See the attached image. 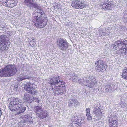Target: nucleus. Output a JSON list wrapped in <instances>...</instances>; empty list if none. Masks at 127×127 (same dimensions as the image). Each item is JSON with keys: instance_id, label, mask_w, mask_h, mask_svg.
<instances>
[{"instance_id": "obj_1", "label": "nucleus", "mask_w": 127, "mask_h": 127, "mask_svg": "<svg viewBox=\"0 0 127 127\" xmlns=\"http://www.w3.org/2000/svg\"><path fill=\"white\" fill-rule=\"evenodd\" d=\"M22 101L18 98H13L9 103L8 106L12 111H16L18 114L24 112L26 110V107L22 104Z\"/></svg>"}, {"instance_id": "obj_2", "label": "nucleus", "mask_w": 127, "mask_h": 127, "mask_svg": "<svg viewBox=\"0 0 127 127\" xmlns=\"http://www.w3.org/2000/svg\"><path fill=\"white\" fill-rule=\"evenodd\" d=\"M43 14V13L42 12H36L35 16L32 21L33 22V24L39 28L43 27L46 25L47 23V18L42 17Z\"/></svg>"}, {"instance_id": "obj_3", "label": "nucleus", "mask_w": 127, "mask_h": 127, "mask_svg": "<svg viewBox=\"0 0 127 127\" xmlns=\"http://www.w3.org/2000/svg\"><path fill=\"white\" fill-rule=\"evenodd\" d=\"M114 49L119 51L122 55H127V41L125 40H118L113 45Z\"/></svg>"}, {"instance_id": "obj_4", "label": "nucleus", "mask_w": 127, "mask_h": 127, "mask_svg": "<svg viewBox=\"0 0 127 127\" xmlns=\"http://www.w3.org/2000/svg\"><path fill=\"white\" fill-rule=\"evenodd\" d=\"M17 69L13 65H8L4 69L0 70V76L2 77H8L13 75L16 72Z\"/></svg>"}, {"instance_id": "obj_5", "label": "nucleus", "mask_w": 127, "mask_h": 127, "mask_svg": "<svg viewBox=\"0 0 127 127\" xmlns=\"http://www.w3.org/2000/svg\"><path fill=\"white\" fill-rule=\"evenodd\" d=\"M10 39L8 36L5 35L0 37V50L3 51L8 49L9 45Z\"/></svg>"}, {"instance_id": "obj_6", "label": "nucleus", "mask_w": 127, "mask_h": 127, "mask_svg": "<svg viewBox=\"0 0 127 127\" xmlns=\"http://www.w3.org/2000/svg\"><path fill=\"white\" fill-rule=\"evenodd\" d=\"M57 45L60 49L63 50H67L69 44L63 38H58L57 41Z\"/></svg>"}, {"instance_id": "obj_7", "label": "nucleus", "mask_w": 127, "mask_h": 127, "mask_svg": "<svg viewBox=\"0 0 127 127\" xmlns=\"http://www.w3.org/2000/svg\"><path fill=\"white\" fill-rule=\"evenodd\" d=\"M20 125L22 126L25 124L27 122L31 123L33 121L32 119L29 114L22 115L20 118Z\"/></svg>"}, {"instance_id": "obj_8", "label": "nucleus", "mask_w": 127, "mask_h": 127, "mask_svg": "<svg viewBox=\"0 0 127 127\" xmlns=\"http://www.w3.org/2000/svg\"><path fill=\"white\" fill-rule=\"evenodd\" d=\"M35 109L36 115L40 118L43 119L47 116V112L45 111H43L41 106H36L35 107Z\"/></svg>"}, {"instance_id": "obj_9", "label": "nucleus", "mask_w": 127, "mask_h": 127, "mask_svg": "<svg viewBox=\"0 0 127 127\" xmlns=\"http://www.w3.org/2000/svg\"><path fill=\"white\" fill-rule=\"evenodd\" d=\"M95 66V69L98 71L100 72L105 70L106 67L102 60H100L96 62Z\"/></svg>"}, {"instance_id": "obj_10", "label": "nucleus", "mask_w": 127, "mask_h": 127, "mask_svg": "<svg viewBox=\"0 0 127 127\" xmlns=\"http://www.w3.org/2000/svg\"><path fill=\"white\" fill-rule=\"evenodd\" d=\"M71 5L73 7L78 9L83 8L85 6L83 3L78 1H73L71 3Z\"/></svg>"}, {"instance_id": "obj_11", "label": "nucleus", "mask_w": 127, "mask_h": 127, "mask_svg": "<svg viewBox=\"0 0 127 127\" xmlns=\"http://www.w3.org/2000/svg\"><path fill=\"white\" fill-rule=\"evenodd\" d=\"M103 9L105 10H111L113 8V5L112 4V2L106 0L102 6Z\"/></svg>"}, {"instance_id": "obj_12", "label": "nucleus", "mask_w": 127, "mask_h": 127, "mask_svg": "<svg viewBox=\"0 0 127 127\" xmlns=\"http://www.w3.org/2000/svg\"><path fill=\"white\" fill-rule=\"evenodd\" d=\"M24 3L25 5L30 8H36L38 7V5L33 0H25Z\"/></svg>"}, {"instance_id": "obj_13", "label": "nucleus", "mask_w": 127, "mask_h": 127, "mask_svg": "<svg viewBox=\"0 0 127 127\" xmlns=\"http://www.w3.org/2000/svg\"><path fill=\"white\" fill-rule=\"evenodd\" d=\"M63 81H60L59 80V76L57 75H54L53 76V78L49 81V83L50 84H56L58 83L62 84L63 83Z\"/></svg>"}, {"instance_id": "obj_14", "label": "nucleus", "mask_w": 127, "mask_h": 127, "mask_svg": "<svg viewBox=\"0 0 127 127\" xmlns=\"http://www.w3.org/2000/svg\"><path fill=\"white\" fill-rule=\"evenodd\" d=\"M85 86L88 87L92 88L97 85V82L96 81L95 79L93 78L90 81L87 80V82H85Z\"/></svg>"}, {"instance_id": "obj_15", "label": "nucleus", "mask_w": 127, "mask_h": 127, "mask_svg": "<svg viewBox=\"0 0 127 127\" xmlns=\"http://www.w3.org/2000/svg\"><path fill=\"white\" fill-rule=\"evenodd\" d=\"M93 112L95 115L98 119H99L101 117L102 113L101 111V110L97 106L94 107Z\"/></svg>"}, {"instance_id": "obj_16", "label": "nucleus", "mask_w": 127, "mask_h": 127, "mask_svg": "<svg viewBox=\"0 0 127 127\" xmlns=\"http://www.w3.org/2000/svg\"><path fill=\"white\" fill-rule=\"evenodd\" d=\"M65 86L64 85H62L61 84L60 85L59 88L58 90H54V93L58 95H62L63 94L65 90Z\"/></svg>"}, {"instance_id": "obj_17", "label": "nucleus", "mask_w": 127, "mask_h": 127, "mask_svg": "<svg viewBox=\"0 0 127 127\" xmlns=\"http://www.w3.org/2000/svg\"><path fill=\"white\" fill-rule=\"evenodd\" d=\"M79 104V103L78 100L74 99H71L69 100L68 102V105L69 107L74 105V106H76Z\"/></svg>"}, {"instance_id": "obj_18", "label": "nucleus", "mask_w": 127, "mask_h": 127, "mask_svg": "<svg viewBox=\"0 0 127 127\" xmlns=\"http://www.w3.org/2000/svg\"><path fill=\"white\" fill-rule=\"evenodd\" d=\"M15 0H8L7 2V5L8 7L11 8L16 5L17 1H15Z\"/></svg>"}, {"instance_id": "obj_19", "label": "nucleus", "mask_w": 127, "mask_h": 127, "mask_svg": "<svg viewBox=\"0 0 127 127\" xmlns=\"http://www.w3.org/2000/svg\"><path fill=\"white\" fill-rule=\"evenodd\" d=\"M33 84H32L30 82L26 83L24 86V89L28 92L32 88Z\"/></svg>"}, {"instance_id": "obj_20", "label": "nucleus", "mask_w": 127, "mask_h": 127, "mask_svg": "<svg viewBox=\"0 0 127 127\" xmlns=\"http://www.w3.org/2000/svg\"><path fill=\"white\" fill-rule=\"evenodd\" d=\"M69 78L70 81L76 83L78 81L77 80H78L77 76L75 75L74 73L73 74V75H70Z\"/></svg>"}, {"instance_id": "obj_21", "label": "nucleus", "mask_w": 127, "mask_h": 127, "mask_svg": "<svg viewBox=\"0 0 127 127\" xmlns=\"http://www.w3.org/2000/svg\"><path fill=\"white\" fill-rule=\"evenodd\" d=\"M122 76L125 79L127 80V68H125L123 71Z\"/></svg>"}, {"instance_id": "obj_22", "label": "nucleus", "mask_w": 127, "mask_h": 127, "mask_svg": "<svg viewBox=\"0 0 127 127\" xmlns=\"http://www.w3.org/2000/svg\"><path fill=\"white\" fill-rule=\"evenodd\" d=\"M29 77L27 75H25L24 74H20L18 78V80L19 81H21L23 80L28 79Z\"/></svg>"}, {"instance_id": "obj_23", "label": "nucleus", "mask_w": 127, "mask_h": 127, "mask_svg": "<svg viewBox=\"0 0 127 127\" xmlns=\"http://www.w3.org/2000/svg\"><path fill=\"white\" fill-rule=\"evenodd\" d=\"M117 117L115 115H111L109 118V122H114L115 121H117Z\"/></svg>"}, {"instance_id": "obj_24", "label": "nucleus", "mask_w": 127, "mask_h": 127, "mask_svg": "<svg viewBox=\"0 0 127 127\" xmlns=\"http://www.w3.org/2000/svg\"><path fill=\"white\" fill-rule=\"evenodd\" d=\"M109 122L110 127H117V121H115L114 122Z\"/></svg>"}, {"instance_id": "obj_25", "label": "nucleus", "mask_w": 127, "mask_h": 127, "mask_svg": "<svg viewBox=\"0 0 127 127\" xmlns=\"http://www.w3.org/2000/svg\"><path fill=\"white\" fill-rule=\"evenodd\" d=\"M105 88L106 91L111 92L112 90L111 88L110 84L109 83H107L105 86Z\"/></svg>"}, {"instance_id": "obj_26", "label": "nucleus", "mask_w": 127, "mask_h": 127, "mask_svg": "<svg viewBox=\"0 0 127 127\" xmlns=\"http://www.w3.org/2000/svg\"><path fill=\"white\" fill-rule=\"evenodd\" d=\"M86 82H87V80L82 79L78 80L77 82L81 85L83 84L85 85V83Z\"/></svg>"}, {"instance_id": "obj_27", "label": "nucleus", "mask_w": 127, "mask_h": 127, "mask_svg": "<svg viewBox=\"0 0 127 127\" xmlns=\"http://www.w3.org/2000/svg\"><path fill=\"white\" fill-rule=\"evenodd\" d=\"M28 92L32 94H35L37 93V91L35 88H32Z\"/></svg>"}, {"instance_id": "obj_28", "label": "nucleus", "mask_w": 127, "mask_h": 127, "mask_svg": "<svg viewBox=\"0 0 127 127\" xmlns=\"http://www.w3.org/2000/svg\"><path fill=\"white\" fill-rule=\"evenodd\" d=\"M84 122V120H82L80 118H79V119L77 121V122H76V123L79 126H80L81 124L83 123Z\"/></svg>"}, {"instance_id": "obj_29", "label": "nucleus", "mask_w": 127, "mask_h": 127, "mask_svg": "<svg viewBox=\"0 0 127 127\" xmlns=\"http://www.w3.org/2000/svg\"><path fill=\"white\" fill-rule=\"evenodd\" d=\"M56 84H52L53 85L52 86V88L53 90H58L60 87V85L56 86L55 85Z\"/></svg>"}, {"instance_id": "obj_30", "label": "nucleus", "mask_w": 127, "mask_h": 127, "mask_svg": "<svg viewBox=\"0 0 127 127\" xmlns=\"http://www.w3.org/2000/svg\"><path fill=\"white\" fill-rule=\"evenodd\" d=\"M29 41L30 42V46H31L32 47L34 46L35 44H32V43H35V40L33 39L32 40H30Z\"/></svg>"}, {"instance_id": "obj_31", "label": "nucleus", "mask_w": 127, "mask_h": 127, "mask_svg": "<svg viewBox=\"0 0 127 127\" xmlns=\"http://www.w3.org/2000/svg\"><path fill=\"white\" fill-rule=\"evenodd\" d=\"M33 70L32 69L30 68H29L27 70V73L28 75H30V74H31L32 73V71Z\"/></svg>"}, {"instance_id": "obj_32", "label": "nucleus", "mask_w": 127, "mask_h": 127, "mask_svg": "<svg viewBox=\"0 0 127 127\" xmlns=\"http://www.w3.org/2000/svg\"><path fill=\"white\" fill-rule=\"evenodd\" d=\"M80 118V117H78V116H74L73 117L72 119L74 121L73 122H77V121Z\"/></svg>"}, {"instance_id": "obj_33", "label": "nucleus", "mask_w": 127, "mask_h": 127, "mask_svg": "<svg viewBox=\"0 0 127 127\" xmlns=\"http://www.w3.org/2000/svg\"><path fill=\"white\" fill-rule=\"evenodd\" d=\"M33 99L32 97L29 96V97L28 98L27 100L26 101L28 103H30L32 102V101L33 100Z\"/></svg>"}, {"instance_id": "obj_34", "label": "nucleus", "mask_w": 127, "mask_h": 127, "mask_svg": "<svg viewBox=\"0 0 127 127\" xmlns=\"http://www.w3.org/2000/svg\"><path fill=\"white\" fill-rule=\"evenodd\" d=\"M29 94L27 93H25L24 94V96L23 99L24 100H27L28 98L29 97Z\"/></svg>"}, {"instance_id": "obj_35", "label": "nucleus", "mask_w": 127, "mask_h": 127, "mask_svg": "<svg viewBox=\"0 0 127 127\" xmlns=\"http://www.w3.org/2000/svg\"><path fill=\"white\" fill-rule=\"evenodd\" d=\"M72 125H71L72 127H77L78 125L77 123L75 122H72Z\"/></svg>"}, {"instance_id": "obj_36", "label": "nucleus", "mask_w": 127, "mask_h": 127, "mask_svg": "<svg viewBox=\"0 0 127 127\" xmlns=\"http://www.w3.org/2000/svg\"><path fill=\"white\" fill-rule=\"evenodd\" d=\"M86 116L87 117V119L88 120H90L91 119L92 117L90 114H86Z\"/></svg>"}, {"instance_id": "obj_37", "label": "nucleus", "mask_w": 127, "mask_h": 127, "mask_svg": "<svg viewBox=\"0 0 127 127\" xmlns=\"http://www.w3.org/2000/svg\"><path fill=\"white\" fill-rule=\"evenodd\" d=\"M7 0H0V1L2 3H3L5 4L6 6L8 7L7 5Z\"/></svg>"}, {"instance_id": "obj_38", "label": "nucleus", "mask_w": 127, "mask_h": 127, "mask_svg": "<svg viewBox=\"0 0 127 127\" xmlns=\"http://www.w3.org/2000/svg\"><path fill=\"white\" fill-rule=\"evenodd\" d=\"M90 108H86V114H90Z\"/></svg>"}, {"instance_id": "obj_39", "label": "nucleus", "mask_w": 127, "mask_h": 127, "mask_svg": "<svg viewBox=\"0 0 127 127\" xmlns=\"http://www.w3.org/2000/svg\"><path fill=\"white\" fill-rule=\"evenodd\" d=\"M106 33L103 32H101L99 33V35L100 36H104L106 35Z\"/></svg>"}, {"instance_id": "obj_40", "label": "nucleus", "mask_w": 127, "mask_h": 127, "mask_svg": "<svg viewBox=\"0 0 127 127\" xmlns=\"http://www.w3.org/2000/svg\"><path fill=\"white\" fill-rule=\"evenodd\" d=\"M56 8H57V9H59L60 8H61V5L59 4H58L57 5H56V6H55Z\"/></svg>"}, {"instance_id": "obj_41", "label": "nucleus", "mask_w": 127, "mask_h": 127, "mask_svg": "<svg viewBox=\"0 0 127 127\" xmlns=\"http://www.w3.org/2000/svg\"><path fill=\"white\" fill-rule=\"evenodd\" d=\"M35 102H37L38 103H39V101L38 99V98H37L36 99H35Z\"/></svg>"}, {"instance_id": "obj_42", "label": "nucleus", "mask_w": 127, "mask_h": 127, "mask_svg": "<svg viewBox=\"0 0 127 127\" xmlns=\"http://www.w3.org/2000/svg\"><path fill=\"white\" fill-rule=\"evenodd\" d=\"M1 114H2V113H1V111L0 110V116H1Z\"/></svg>"}, {"instance_id": "obj_43", "label": "nucleus", "mask_w": 127, "mask_h": 127, "mask_svg": "<svg viewBox=\"0 0 127 127\" xmlns=\"http://www.w3.org/2000/svg\"><path fill=\"white\" fill-rule=\"evenodd\" d=\"M32 44H35V43H32Z\"/></svg>"}]
</instances>
